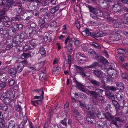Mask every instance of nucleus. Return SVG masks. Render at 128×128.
I'll list each match as a JSON object with an SVG mask.
<instances>
[{
	"label": "nucleus",
	"instance_id": "f257e3e1",
	"mask_svg": "<svg viewBox=\"0 0 128 128\" xmlns=\"http://www.w3.org/2000/svg\"><path fill=\"white\" fill-rule=\"evenodd\" d=\"M29 43L30 44H26L27 43L26 42H24L22 43L24 46L23 50L24 51H26L28 50H31L34 48L37 45L35 40H29Z\"/></svg>",
	"mask_w": 128,
	"mask_h": 128
},
{
	"label": "nucleus",
	"instance_id": "f03ea898",
	"mask_svg": "<svg viewBox=\"0 0 128 128\" xmlns=\"http://www.w3.org/2000/svg\"><path fill=\"white\" fill-rule=\"evenodd\" d=\"M104 117L102 118L100 114L99 113L97 114V116L99 119H102L105 118L108 120L112 121L114 120L116 117L113 116L111 113L109 112L108 111L106 110L105 111L104 113H103Z\"/></svg>",
	"mask_w": 128,
	"mask_h": 128
},
{
	"label": "nucleus",
	"instance_id": "7ed1b4c3",
	"mask_svg": "<svg viewBox=\"0 0 128 128\" xmlns=\"http://www.w3.org/2000/svg\"><path fill=\"white\" fill-rule=\"evenodd\" d=\"M122 38V37L120 34L111 35L109 38V41L113 43H115L116 42L121 39Z\"/></svg>",
	"mask_w": 128,
	"mask_h": 128
},
{
	"label": "nucleus",
	"instance_id": "20e7f679",
	"mask_svg": "<svg viewBox=\"0 0 128 128\" xmlns=\"http://www.w3.org/2000/svg\"><path fill=\"white\" fill-rule=\"evenodd\" d=\"M35 31L34 28H28L26 29L25 32L27 34V37L29 38H31L34 36Z\"/></svg>",
	"mask_w": 128,
	"mask_h": 128
},
{
	"label": "nucleus",
	"instance_id": "39448f33",
	"mask_svg": "<svg viewBox=\"0 0 128 128\" xmlns=\"http://www.w3.org/2000/svg\"><path fill=\"white\" fill-rule=\"evenodd\" d=\"M87 7L88 8L89 12L91 13L90 14V17L93 19L96 18L95 15L97 8L92 7L90 5H88Z\"/></svg>",
	"mask_w": 128,
	"mask_h": 128
},
{
	"label": "nucleus",
	"instance_id": "423d86ee",
	"mask_svg": "<svg viewBox=\"0 0 128 128\" xmlns=\"http://www.w3.org/2000/svg\"><path fill=\"white\" fill-rule=\"evenodd\" d=\"M103 90L100 88H97L96 90V91H92L90 92V93L91 94H94L98 97H101L100 98H103L102 96V92Z\"/></svg>",
	"mask_w": 128,
	"mask_h": 128
},
{
	"label": "nucleus",
	"instance_id": "0eeeda50",
	"mask_svg": "<svg viewBox=\"0 0 128 128\" xmlns=\"http://www.w3.org/2000/svg\"><path fill=\"white\" fill-rule=\"evenodd\" d=\"M5 94H3L1 96L0 99L4 104L7 105L8 104L11 100H11L10 98L6 96Z\"/></svg>",
	"mask_w": 128,
	"mask_h": 128
},
{
	"label": "nucleus",
	"instance_id": "6e6552de",
	"mask_svg": "<svg viewBox=\"0 0 128 128\" xmlns=\"http://www.w3.org/2000/svg\"><path fill=\"white\" fill-rule=\"evenodd\" d=\"M92 96V99L93 102L96 104H97L100 101L102 102L104 101L103 98H99L98 96H96L95 95L91 94Z\"/></svg>",
	"mask_w": 128,
	"mask_h": 128
},
{
	"label": "nucleus",
	"instance_id": "1a4fd4ad",
	"mask_svg": "<svg viewBox=\"0 0 128 128\" xmlns=\"http://www.w3.org/2000/svg\"><path fill=\"white\" fill-rule=\"evenodd\" d=\"M3 94H5V95L8 97L10 98L11 100H14L15 96V92L11 90L7 91Z\"/></svg>",
	"mask_w": 128,
	"mask_h": 128
},
{
	"label": "nucleus",
	"instance_id": "9d476101",
	"mask_svg": "<svg viewBox=\"0 0 128 128\" xmlns=\"http://www.w3.org/2000/svg\"><path fill=\"white\" fill-rule=\"evenodd\" d=\"M39 18L40 19L38 21L39 25L41 28H47V26L45 24V20L46 19L45 16L43 17L42 18L39 17Z\"/></svg>",
	"mask_w": 128,
	"mask_h": 128
},
{
	"label": "nucleus",
	"instance_id": "9b49d317",
	"mask_svg": "<svg viewBox=\"0 0 128 128\" xmlns=\"http://www.w3.org/2000/svg\"><path fill=\"white\" fill-rule=\"evenodd\" d=\"M120 122L122 121V120L118 116L115 118L114 120H112L111 121L110 123L114 125L117 128H121L120 126H118V125L117 122Z\"/></svg>",
	"mask_w": 128,
	"mask_h": 128
},
{
	"label": "nucleus",
	"instance_id": "f8f14e48",
	"mask_svg": "<svg viewBox=\"0 0 128 128\" xmlns=\"http://www.w3.org/2000/svg\"><path fill=\"white\" fill-rule=\"evenodd\" d=\"M8 72L12 78L16 76L17 72L16 68H11L8 70Z\"/></svg>",
	"mask_w": 128,
	"mask_h": 128
},
{
	"label": "nucleus",
	"instance_id": "ddd939ff",
	"mask_svg": "<svg viewBox=\"0 0 128 128\" xmlns=\"http://www.w3.org/2000/svg\"><path fill=\"white\" fill-rule=\"evenodd\" d=\"M93 38H96L100 37H102L104 36V34L103 33L102 31H96L95 32H94L93 34H92Z\"/></svg>",
	"mask_w": 128,
	"mask_h": 128
},
{
	"label": "nucleus",
	"instance_id": "4468645a",
	"mask_svg": "<svg viewBox=\"0 0 128 128\" xmlns=\"http://www.w3.org/2000/svg\"><path fill=\"white\" fill-rule=\"evenodd\" d=\"M21 102H18L16 104H15L14 108L15 110L17 112H18L20 113H21L22 108L21 106Z\"/></svg>",
	"mask_w": 128,
	"mask_h": 128
},
{
	"label": "nucleus",
	"instance_id": "2eb2a0df",
	"mask_svg": "<svg viewBox=\"0 0 128 128\" xmlns=\"http://www.w3.org/2000/svg\"><path fill=\"white\" fill-rule=\"evenodd\" d=\"M44 28H41L40 27V28L39 29H38L37 28L34 29V30L36 31L35 34H36L38 36H40L44 33L45 32L44 31Z\"/></svg>",
	"mask_w": 128,
	"mask_h": 128
},
{
	"label": "nucleus",
	"instance_id": "dca6fc26",
	"mask_svg": "<svg viewBox=\"0 0 128 128\" xmlns=\"http://www.w3.org/2000/svg\"><path fill=\"white\" fill-rule=\"evenodd\" d=\"M94 32H90L88 29L86 28L85 30L82 32V34L85 37L88 36H89L93 38L92 34H93Z\"/></svg>",
	"mask_w": 128,
	"mask_h": 128
},
{
	"label": "nucleus",
	"instance_id": "f3484780",
	"mask_svg": "<svg viewBox=\"0 0 128 128\" xmlns=\"http://www.w3.org/2000/svg\"><path fill=\"white\" fill-rule=\"evenodd\" d=\"M121 6L118 4H116L112 5V9L114 12H118L121 13Z\"/></svg>",
	"mask_w": 128,
	"mask_h": 128
},
{
	"label": "nucleus",
	"instance_id": "a211bd4d",
	"mask_svg": "<svg viewBox=\"0 0 128 128\" xmlns=\"http://www.w3.org/2000/svg\"><path fill=\"white\" fill-rule=\"evenodd\" d=\"M74 116L77 120H82V115L76 109H75L74 111Z\"/></svg>",
	"mask_w": 128,
	"mask_h": 128
},
{
	"label": "nucleus",
	"instance_id": "6ab92c4d",
	"mask_svg": "<svg viewBox=\"0 0 128 128\" xmlns=\"http://www.w3.org/2000/svg\"><path fill=\"white\" fill-rule=\"evenodd\" d=\"M60 5L58 4L54 7L51 8L50 10V12L51 14H53L55 13L59 10Z\"/></svg>",
	"mask_w": 128,
	"mask_h": 128
},
{
	"label": "nucleus",
	"instance_id": "aec40b11",
	"mask_svg": "<svg viewBox=\"0 0 128 128\" xmlns=\"http://www.w3.org/2000/svg\"><path fill=\"white\" fill-rule=\"evenodd\" d=\"M12 40H7L6 42V45L5 49L6 50H10L12 48Z\"/></svg>",
	"mask_w": 128,
	"mask_h": 128
},
{
	"label": "nucleus",
	"instance_id": "412c9836",
	"mask_svg": "<svg viewBox=\"0 0 128 128\" xmlns=\"http://www.w3.org/2000/svg\"><path fill=\"white\" fill-rule=\"evenodd\" d=\"M39 80L42 82H44L46 80V74L44 72H42L39 74Z\"/></svg>",
	"mask_w": 128,
	"mask_h": 128
},
{
	"label": "nucleus",
	"instance_id": "4be33fe9",
	"mask_svg": "<svg viewBox=\"0 0 128 128\" xmlns=\"http://www.w3.org/2000/svg\"><path fill=\"white\" fill-rule=\"evenodd\" d=\"M124 95L122 92L120 91L118 92L116 94V98L119 100H121L124 99Z\"/></svg>",
	"mask_w": 128,
	"mask_h": 128
},
{
	"label": "nucleus",
	"instance_id": "5701e85b",
	"mask_svg": "<svg viewBox=\"0 0 128 128\" xmlns=\"http://www.w3.org/2000/svg\"><path fill=\"white\" fill-rule=\"evenodd\" d=\"M96 128H104L105 124L104 122L98 121L95 124Z\"/></svg>",
	"mask_w": 128,
	"mask_h": 128
},
{
	"label": "nucleus",
	"instance_id": "b1692460",
	"mask_svg": "<svg viewBox=\"0 0 128 128\" xmlns=\"http://www.w3.org/2000/svg\"><path fill=\"white\" fill-rule=\"evenodd\" d=\"M7 3L6 6L7 7H11L14 5V2L12 1V0H4L3 2Z\"/></svg>",
	"mask_w": 128,
	"mask_h": 128
},
{
	"label": "nucleus",
	"instance_id": "393cba45",
	"mask_svg": "<svg viewBox=\"0 0 128 128\" xmlns=\"http://www.w3.org/2000/svg\"><path fill=\"white\" fill-rule=\"evenodd\" d=\"M103 13L102 11L97 9L95 15L96 18L94 19L97 20L98 19V16L102 17L103 16Z\"/></svg>",
	"mask_w": 128,
	"mask_h": 128
},
{
	"label": "nucleus",
	"instance_id": "a878e982",
	"mask_svg": "<svg viewBox=\"0 0 128 128\" xmlns=\"http://www.w3.org/2000/svg\"><path fill=\"white\" fill-rule=\"evenodd\" d=\"M94 116H87L86 118L87 122L89 124H93L94 120Z\"/></svg>",
	"mask_w": 128,
	"mask_h": 128
},
{
	"label": "nucleus",
	"instance_id": "bb28decb",
	"mask_svg": "<svg viewBox=\"0 0 128 128\" xmlns=\"http://www.w3.org/2000/svg\"><path fill=\"white\" fill-rule=\"evenodd\" d=\"M8 33L10 35L11 37L12 38H13V36H14L16 34V30L13 27L10 28L8 30Z\"/></svg>",
	"mask_w": 128,
	"mask_h": 128
},
{
	"label": "nucleus",
	"instance_id": "cd10ccee",
	"mask_svg": "<svg viewBox=\"0 0 128 128\" xmlns=\"http://www.w3.org/2000/svg\"><path fill=\"white\" fill-rule=\"evenodd\" d=\"M93 72L94 75L98 78H101L102 76V72L98 70H93Z\"/></svg>",
	"mask_w": 128,
	"mask_h": 128
},
{
	"label": "nucleus",
	"instance_id": "c85d7f7f",
	"mask_svg": "<svg viewBox=\"0 0 128 128\" xmlns=\"http://www.w3.org/2000/svg\"><path fill=\"white\" fill-rule=\"evenodd\" d=\"M99 64L97 62H94L92 64L88 66H85L84 68L86 69L93 68H95L96 66H98Z\"/></svg>",
	"mask_w": 128,
	"mask_h": 128
},
{
	"label": "nucleus",
	"instance_id": "c756f323",
	"mask_svg": "<svg viewBox=\"0 0 128 128\" xmlns=\"http://www.w3.org/2000/svg\"><path fill=\"white\" fill-rule=\"evenodd\" d=\"M91 83L95 87H98L100 85V82L94 79H91L90 80Z\"/></svg>",
	"mask_w": 128,
	"mask_h": 128
},
{
	"label": "nucleus",
	"instance_id": "7c9ffc66",
	"mask_svg": "<svg viewBox=\"0 0 128 128\" xmlns=\"http://www.w3.org/2000/svg\"><path fill=\"white\" fill-rule=\"evenodd\" d=\"M16 82H15V80L13 78H10L8 82H6V84L8 85L9 86H12L16 84Z\"/></svg>",
	"mask_w": 128,
	"mask_h": 128
},
{
	"label": "nucleus",
	"instance_id": "2f4dec72",
	"mask_svg": "<svg viewBox=\"0 0 128 128\" xmlns=\"http://www.w3.org/2000/svg\"><path fill=\"white\" fill-rule=\"evenodd\" d=\"M23 27V26L22 24H14L13 26V28L16 30L21 29Z\"/></svg>",
	"mask_w": 128,
	"mask_h": 128
},
{
	"label": "nucleus",
	"instance_id": "473e14b6",
	"mask_svg": "<svg viewBox=\"0 0 128 128\" xmlns=\"http://www.w3.org/2000/svg\"><path fill=\"white\" fill-rule=\"evenodd\" d=\"M116 85L119 90H123L124 88V85L123 83L120 82L117 83Z\"/></svg>",
	"mask_w": 128,
	"mask_h": 128
},
{
	"label": "nucleus",
	"instance_id": "72a5a7b5",
	"mask_svg": "<svg viewBox=\"0 0 128 128\" xmlns=\"http://www.w3.org/2000/svg\"><path fill=\"white\" fill-rule=\"evenodd\" d=\"M32 18V16H28L26 17V18L24 19L22 18L23 20V23L24 24H28L30 20V19Z\"/></svg>",
	"mask_w": 128,
	"mask_h": 128
},
{
	"label": "nucleus",
	"instance_id": "f704fd0d",
	"mask_svg": "<svg viewBox=\"0 0 128 128\" xmlns=\"http://www.w3.org/2000/svg\"><path fill=\"white\" fill-rule=\"evenodd\" d=\"M21 38L20 36L19 35H16L14 36V37L13 39L14 41L17 42L18 43H21Z\"/></svg>",
	"mask_w": 128,
	"mask_h": 128
},
{
	"label": "nucleus",
	"instance_id": "c9c22d12",
	"mask_svg": "<svg viewBox=\"0 0 128 128\" xmlns=\"http://www.w3.org/2000/svg\"><path fill=\"white\" fill-rule=\"evenodd\" d=\"M105 95L106 96L110 99H112V98H114V93L111 91H109L106 92Z\"/></svg>",
	"mask_w": 128,
	"mask_h": 128
},
{
	"label": "nucleus",
	"instance_id": "e433bc0d",
	"mask_svg": "<svg viewBox=\"0 0 128 128\" xmlns=\"http://www.w3.org/2000/svg\"><path fill=\"white\" fill-rule=\"evenodd\" d=\"M70 95L71 98L74 101L76 100L77 98L79 97L78 94L76 93H74L73 92H71Z\"/></svg>",
	"mask_w": 128,
	"mask_h": 128
},
{
	"label": "nucleus",
	"instance_id": "4c0bfd02",
	"mask_svg": "<svg viewBox=\"0 0 128 128\" xmlns=\"http://www.w3.org/2000/svg\"><path fill=\"white\" fill-rule=\"evenodd\" d=\"M4 38L6 40V41L9 40H12V38L8 32H7L4 34Z\"/></svg>",
	"mask_w": 128,
	"mask_h": 128
},
{
	"label": "nucleus",
	"instance_id": "58836bf2",
	"mask_svg": "<svg viewBox=\"0 0 128 128\" xmlns=\"http://www.w3.org/2000/svg\"><path fill=\"white\" fill-rule=\"evenodd\" d=\"M100 61L104 64H109L108 61L104 57H100L99 58Z\"/></svg>",
	"mask_w": 128,
	"mask_h": 128
},
{
	"label": "nucleus",
	"instance_id": "ea45409f",
	"mask_svg": "<svg viewBox=\"0 0 128 128\" xmlns=\"http://www.w3.org/2000/svg\"><path fill=\"white\" fill-rule=\"evenodd\" d=\"M39 52L42 55H44L46 54V51L43 47H40L39 50Z\"/></svg>",
	"mask_w": 128,
	"mask_h": 128
},
{
	"label": "nucleus",
	"instance_id": "a19ab883",
	"mask_svg": "<svg viewBox=\"0 0 128 128\" xmlns=\"http://www.w3.org/2000/svg\"><path fill=\"white\" fill-rule=\"evenodd\" d=\"M125 49L122 48H119L117 50L118 55H124V54L125 53Z\"/></svg>",
	"mask_w": 128,
	"mask_h": 128
},
{
	"label": "nucleus",
	"instance_id": "79ce46f5",
	"mask_svg": "<svg viewBox=\"0 0 128 128\" xmlns=\"http://www.w3.org/2000/svg\"><path fill=\"white\" fill-rule=\"evenodd\" d=\"M122 26V24H121L120 22H114L113 24V26L115 28H122L123 27Z\"/></svg>",
	"mask_w": 128,
	"mask_h": 128
},
{
	"label": "nucleus",
	"instance_id": "37998d69",
	"mask_svg": "<svg viewBox=\"0 0 128 128\" xmlns=\"http://www.w3.org/2000/svg\"><path fill=\"white\" fill-rule=\"evenodd\" d=\"M6 86V82H1L0 83V91L1 92L3 90H4Z\"/></svg>",
	"mask_w": 128,
	"mask_h": 128
},
{
	"label": "nucleus",
	"instance_id": "c03bdc74",
	"mask_svg": "<svg viewBox=\"0 0 128 128\" xmlns=\"http://www.w3.org/2000/svg\"><path fill=\"white\" fill-rule=\"evenodd\" d=\"M21 20L20 15V14L16 15L15 17H14L12 19V20L13 21H20Z\"/></svg>",
	"mask_w": 128,
	"mask_h": 128
},
{
	"label": "nucleus",
	"instance_id": "a18cd8bd",
	"mask_svg": "<svg viewBox=\"0 0 128 128\" xmlns=\"http://www.w3.org/2000/svg\"><path fill=\"white\" fill-rule=\"evenodd\" d=\"M6 10L5 8H3L0 10V16L2 17L6 15Z\"/></svg>",
	"mask_w": 128,
	"mask_h": 128
},
{
	"label": "nucleus",
	"instance_id": "49530a36",
	"mask_svg": "<svg viewBox=\"0 0 128 128\" xmlns=\"http://www.w3.org/2000/svg\"><path fill=\"white\" fill-rule=\"evenodd\" d=\"M112 102L116 109H118L120 108L119 104L116 101V100H112Z\"/></svg>",
	"mask_w": 128,
	"mask_h": 128
},
{
	"label": "nucleus",
	"instance_id": "de8ad7c7",
	"mask_svg": "<svg viewBox=\"0 0 128 128\" xmlns=\"http://www.w3.org/2000/svg\"><path fill=\"white\" fill-rule=\"evenodd\" d=\"M44 91L42 90L40 96H36L34 97V99H44Z\"/></svg>",
	"mask_w": 128,
	"mask_h": 128
},
{
	"label": "nucleus",
	"instance_id": "09e8293b",
	"mask_svg": "<svg viewBox=\"0 0 128 128\" xmlns=\"http://www.w3.org/2000/svg\"><path fill=\"white\" fill-rule=\"evenodd\" d=\"M69 106V103L68 102H66L64 105V110L66 113H68V107Z\"/></svg>",
	"mask_w": 128,
	"mask_h": 128
},
{
	"label": "nucleus",
	"instance_id": "8fccbe9b",
	"mask_svg": "<svg viewBox=\"0 0 128 128\" xmlns=\"http://www.w3.org/2000/svg\"><path fill=\"white\" fill-rule=\"evenodd\" d=\"M10 78L9 76L7 75L3 76V75L2 77V82H4L6 83L7 82H8L7 80H8Z\"/></svg>",
	"mask_w": 128,
	"mask_h": 128
},
{
	"label": "nucleus",
	"instance_id": "3c124183",
	"mask_svg": "<svg viewBox=\"0 0 128 128\" xmlns=\"http://www.w3.org/2000/svg\"><path fill=\"white\" fill-rule=\"evenodd\" d=\"M122 112L125 114H128V106H125L122 108Z\"/></svg>",
	"mask_w": 128,
	"mask_h": 128
},
{
	"label": "nucleus",
	"instance_id": "603ef678",
	"mask_svg": "<svg viewBox=\"0 0 128 128\" xmlns=\"http://www.w3.org/2000/svg\"><path fill=\"white\" fill-rule=\"evenodd\" d=\"M24 68L22 66H21L20 64L19 63L17 66L16 70L17 72H21L23 68Z\"/></svg>",
	"mask_w": 128,
	"mask_h": 128
},
{
	"label": "nucleus",
	"instance_id": "864d4df0",
	"mask_svg": "<svg viewBox=\"0 0 128 128\" xmlns=\"http://www.w3.org/2000/svg\"><path fill=\"white\" fill-rule=\"evenodd\" d=\"M15 124L14 122L12 120L8 122V128H14Z\"/></svg>",
	"mask_w": 128,
	"mask_h": 128
},
{
	"label": "nucleus",
	"instance_id": "5fc2aeb1",
	"mask_svg": "<svg viewBox=\"0 0 128 128\" xmlns=\"http://www.w3.org/2000/svg\"><path fill=\"white\" fill-rule=\"evenodd\" d=\"M48 7H45L42 9H40V12H41L44 14L46 13L48 11Z\"/></svg>",
	"mask_w": 128,
	"mask_h": 128
},
{
	"label": "nucleus",
	"instance_id": "6e6d98bb",
	"mask_svg": "<svg viewBox=\"0 0 128 128\" xmlns=\"http://www.w3.org/2000/svg\"><path fill=\"white\" fill-rule=\"evenodd\" d=\"M72 42L69 43L68 45V52H70V53L71 54L72 52Z\"/></svg>",
	"mask_w": 128,
	"mask_h": 128
},
{
	"label": "nucleus",
	"instance_id": "4d7b16f0",
	"mask_svg": "<svg viewBox=\"0 0 128 128\" xmlns=\"http://www.w3.org/2000/svg\"><path fill=\"white\" fill-rule=\"evenodd\" d=\"M60 123L64 126H65L67 127V118H65L63 120H61Z\"/></svg>",
	"mask_w": 128,
	"mask_h": 128
},
{
	"label": "nucleus",
	"instance_id": "13d9d810",
	"mask_svg": "<svg viewBox=\"0 0 128 128\" xmlns=\"http://www.w3.org/2000/svg\"><path fill=\"white\" fill-rule=\"evenodd\" d=\"M22 7V6H21L20 7H18L15 8L14 10H16V14H19L21 13L22 10V9L21 8Z\"/></svg>",
	"mask_w": 128,
	"mask_h": 128
},
{
	"label": "nucleus",
	"instance_id": "bf43d9fd",
	"mask_svg": "<svg viewBox=\"0 0 128 128\" xmlns=\"http://www.w3.org/2000/svg\"><path fill=\"white\" fill-rule=\"evenodd\" d=\"M74 67H75L76 69L77 72L78 73V72H80L82 70H84V68H83L82 67L80 66L75 65Z\"/></svg>",
	"mask_w": 128,
	"mask_h": 128
},
{
	"label": "nucleus",
	"instance_id": "052dcab7",
	"mask_svg": "<svg viewBox=\"0 0 128 128\" xmlns=\"http://www.w3.org/2000/svg\"><path fill=\"white\" fill-rule=\"evenodd\" d=\"M19 63L20 64L21 66H22L24 68V67L26 66L27 65L28 62L26 60H24Z\"/></svg>",
	"mask_w": 128,
	"mask_h": 128
},
{
	"label": "nucleus",
	"instance_id": "680f3d73",
	"mask_svg": "<svg viewBox=\"0 0 128 128\" xmlns=\"http://www.w3.org/2000/svg\"><path fill=\"white\" fill-rule=\"evenodd\" d=\"M72 38H71L70 36H68L65 40L64 44L66 45V44L68 41H69V43L72 42Z\"/></svg>",
	"mask_w": 128,
	"mask_h": 128
},
{
	"label": "nucleus",
	"instance_id": "e2e57ef3",
	"mask_svg": "<svg viewBox=\"0 0 128 128\" xmlns=\"http://www.w3.org/2000/svg\"><path fill=\"white\" fill-rule=\"evenodd\" d=\"M76 57L77 60L80 63H84L85 61L86 60V59H87L85 58L84 59L81 58L80 57L78 56H77Z\"/></svg>",
	"mask_w": 128,
	"mask_h": 128
},
{
	"label": "nucleus",
	"instance_id": "0e129e2a",
	"mask_svg": "<svg viewBox=\"0 0 128 128\" xmlns=\"http://www.w3.org/2000/svg\"><path fill=\"white\" fill-rule=\"evenodd\" d=\"M0 123H5L4 115L2 114V112L0 111Z\"/></svg>",
	"mask_w": 128,
	"mask_h": 128
},
{
	"label": "nucleus",
	"instance_id": "69168bd1",
	"mask_svg": "<svg viewBox=\"0 0 128 128\" xmlns=\"http://www.w3.org/2000/svg\"><path fill=\"white\" fill-rule=\"evenodd\" d=\"M0 18H2V20L4 22L10 21V18L6 16H4L2 17H0Z\"/></svg>",
	"mask_w": 128,
	"mask_h": 128
},
{
	"label": "nucleus",
	"instance_id": "338daca9",
	"mask_svg": "<svg viewBox=\"0 0 128 128\" xmlns=\"http://www.w3.org/2000/svg\"><path fill=\"white\" fill-rule=\"evenodd\" d=\"M103 84V85L102 86V88L106 90H109V87L108 86H106L104 81L103 82H102Z\"/></svg>",
	"mask_w": 128,
	"mask_h": 128
},
{
	"label": "nucleus",
	"instance_id": "774afa93",
	"mask_svg": "<svg viewBox=\"0 0 128 128\" xmlns=\"http://www.w3.org/2000/svg\"><path fill=\"white\" fill-rule=\"evenodd\" d=\"M118 30L116 29H114L111 30L110 32L112 35H118L120 34L118 32Z\"/></svg>",
	"mask_w": 128,
	"mask_h": 128
}]
</instances>
